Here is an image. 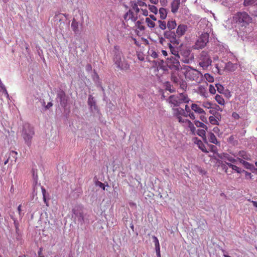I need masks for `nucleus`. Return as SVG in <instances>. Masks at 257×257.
Returning a JSON list of instances; mask_svg holds the SVG:
<instances>
[{
	"label": "nucleus",
	"instance_id": "obj_1",
	"mask_svg": "<svg viewBox=\"0 0 257 257\" xmlns=\"http://www.w3.org/2000/svg\"><path fill=\"white\" fill-rule=\"evenodd\" d=\"M113 61L116 67L122 71H126L130 65L118 46H115L113 50Z\"/></svg>",
	"mask_w": 257,
	"mask_h": 257
},
{
	"label": "nucleus",
	"instance_id": "obj_2",
	"mask_svg": "<svg viewBox=\"0 0 257 257\" xmlns=\"http://www.w3.org/2000/svg\"><path fill=\"white\" fill-rule=\"evenodd\" d=\"M204 24L206 25V26L208 27L207 30L203 33L200 37L196 40L195 44L193 45V48L194 49L198 50L200 49H202L205 46H206V44L209 41V26L210 25V24L208 21L203 20L200 21L199 23V25L201 26V24Z\"/></svg>",
	"mask_w": 257,
	"mask_h": 257
},
{
	"label": "nucleus",
	"instance_id": "obj_3",
	"mask_svg": "<svg viewBox=\"0 0 257 257\" xmlns=\"http://www.w3.org/2000/svg\"><path fill=\"white\" fill-rule=\"evenodd\" d=\"M183 70L185 71L184 75L186 79L198 83L201 80L202 75L196 69L190 66L184 65L183 66Z\"/></svg>",
	"mask_w": 257,
	"mask_h": 257
},
{
	"label": "nucleus",
	"instance_id": "obj_4",
	"mask_svg": "<svg viewBox=\"0 0 257 257\" xmlns=\"http://www.w3.org/2000/svg\"><path fill=\"white\" fill-rule=\"evenodd\" d=\"M190 100L188 95L184 93H179L177 95H171L168 99V101L172 107L178 106L184 103H188Z\"/></svg>",
	"mask_w": 257,
	"mask_h": 257
},
{
	"label": "nucleus",
	"instance_id": "obj_5",
	"mask_svg": "<svg viewBox=\"0 0 257 257\" xmlns=\"http://www.w3.org/2000/svg\"><path fill=\"white\" fill-rule=\"evenodd\" d=\"M234 20L241 27H246L252 23V19L245 12L237 13L233 17Z\"/></svg>",
	"mask_w": 257,
	"mask_h": 257
},
{
	"label": "nucleus",
	"instance_id": "obj_6",
	"mask_svg": "<svg viewBox=\"0 0 257 257\" xmlns=\"http://www.w3.org/2000/svg\"><path fill=\"white\" fill-rule=\"evenodd\" d=\"M34 135L33 127L28 123H25L22 132V136L25 144L29 147L31 145L32 140Z\"/></svg>",
	"mask_w": 257,
	"mask_h": 257
},
{
	"label": "nucleus",
	"instance_id": "obj_7",
	"mask_svg": "<svg viewBox=\"0 0 257 257\" xmlns=\"http://www.w3.org/2000/svg\"><path fill=\"white\" fill-rule=\"evenodd\" d=\"M180 56H170L166 60V64L168 68L172 71H179L183 69L179 62Z\"/></svg>",
	"mask_w": 257,
	"mask_h": 257
},
{
	"label": "nucleus",
	"instance_id": "obj_8",
	"mask_svg": "<svg viewBox=\"0 0 257 257\" xmlns=\"http://www.w3.org/2000/svg\"><path fill=\"white\" fill-rule=\"evenodd\" d=\"M212 60L208 53L206 51H203L201 53L199 57V64L203 69H207L208 66H210Z\"/></svg>",
	"mask_w": 257,
	"mask_h": 257
},
{
	"label": "nucleus",
	"instance_id": "obj_9",
	"mask_svg": "<svg viewBox=\"0 0 257 257\" xmlns=\"http://www.w3.org/2000/svg\"><path fill=\"white\" fill-rule=\"evenodd\" d=\"M180 54L182 56L181 61L184 63L189 64L193 61L194 55L189 49H183L181 50Z\"/></svg>",
	"mask_w": 257,
	"mask_h": 257
},
{
	"label": "nucleus",
	"instance_id": "obj_10",
	"mask_svg": "<svg viewBox=\"0 0 257 257\" xmlns=\"http://www.w3.org/2000/svg\"><path fill=\"white\" fill-rule=\"evenodd\" d=\"M56 101L60 103V105L65 108L67 106L68 99L65 93L61 90L58 91L57 94Z\"/></svg>",
	"mask_w": 257,
	"mask_h": 257
},
{
	"label": "nucleus",
	"instance_id": "obj_11",
	"mask_svg": "<svg viewBox=\"0 0 257 257\" xmlns=\"http://www.w3.org/2000/svg\"><path fill=\"white\" fill-rule=\"evenodd\" d=\"M233 164V163H229V162L225 161V164H222L221 165V167L222 170H224L225 172L227 174H230V173H229V171H228V167L230 168H231V169L233 171L236 172L237 173H239V174L241 173L242 172L241 169ZM232 172H231L230 174Z\"/></svg>",
	"mask_w": 257,
	"mask_h": 257
},
{
	"label": "nucleus",
	"instance_id": "obj_12",
	"mask_svg": "<svg viewBox=\"0 0 257 257\" xmlns=\"http://www.w3.org/2000/svg\"><path fill=\"white\" fill-rule=\"evenodd\" d=\"M164 36L165 38L168 39L171 43L179 44L178 40L177 39V35L174 32L171 30L166 31L164 32Z\"/></svg>",
	"mask_w": 257,
	"mask_h": 257
},
{
	"label": "nucleus",
	"instance_id": "obj_13",
	"mask_svg": "<svg viewBox=\"0 0 257 257\" xmlns=\"http://www.w3.org/2000/svg\"><path fill=\"white\" fill-rule=\"evenodd\" d=\"M173 114L174 116L177 118L180 117V116H184V117H188V114L185 112L184 109L181 107H177L173 108Z\"/></svg>",
	"mask_w": 257,
	"mask_h": 257
},
{
	"label": "nucleus",
	"instance_id": "obj_14",
	"mask_svg": "<svg viewBox=\"0 0 257 257\" xmlns=\"http://www.w3.org/2000/svg\"><path fill=\"white\" fill-rule=\"evenodd\" d=\"M234 157L237 158V160H239V158H240L242 160H248L250 159V156L246 152L244 151H240L237 153H235L233 154Z\"/></svg>",
	"mask_w": 257,
	"mask_h": 257
},
{
	"label": "nucleus",
	"instance_id": "obj_15",
	"mask_svg": "<svg viewBox=\"0 0 257 257\" xmlns=\"http://www.w3.org/2000/svg\"><path fill=\"white\" fill-rule=\"evenodd\" d=\"M220 158L225 162L227 161L229 163L235 164L237 162V159L231 156L227 153H223L221 155Z\"/></svg>",
	"mask_w": 257,
	"mask_h": 257
},
{
	"label": "nucleus",
	"instance_id": "obj_16",
	"mask_svg": "<svg viewBox=\"0 0 257 257\" xmlns=\"http://www.w3.org/2000/svg\"><path fill=\"white\" fill-rule=\"evenodd\" d=\"M88 104L91 111L94 113V111H97V108L95 104V101L92 95H89L88 99Z\"/></svg>",
	"mask_w": 257,
	"mask_h": 257
},
{
	"label": "nucleus",
	"instance_id": "obj_17",
	"mask_svg": "<svg viewBox=\"0 0 257 257\" xmlns=\"http://www.w3.org/2000/svg\"><path fill=\"white\" fill-rule=\"evenodd\" d=\"M187 28V26L185 25H179L176 29V34L177 36L179 37L184 35Z\"/></svg>",
	"mask_w": 257,
	"mask_h": 257
},
{
	"label": "nucleus",
	"instance_id": "obj_18",
	"mask_svg": "<svg viewBox=\"0 0 257 257\" xmlns=\"http://www.w3.org/2000/svg\"><path fill=\"white\" fill-rule=\"evenodd\" d=\"M180 4V0H173L171 3V11L173 13L175 14L179 8Z\"/></svg>",
	"mask_w": 257,
	"mask_h": 257
},
{
	"label": "nucleus",
	"instance_id": "obj_19",
	"mask_svg": "<svg viewBox=\"0 0 257 257\" xmlns=\"http://www.w3.org/2000/svg\"><path fill=\"white\" fill-rule=\"evenodd\" d=\"M197 93L204 97L207 98L208 97V93L206 89L204 86L199 85L197 88Z\"/></svg>",
	"mask_w": 257,
	"mask_h": 257
},
{
	"label": "nucleus",
	"instance_id": "obj_20",
	"mask_svg": "<svg viewBox=\"0 0 257 257\" xmlns=\"http://www.w3.org/2000/svg\"><path fill=\"white\" fill-rule=\"evenodd\" d=\"M17 155L18 153L14 151H11L9 153L8 155H7L8 157L10 158V162L11 164H13L14 163L16 162L17 159Z\"/></svg>",
	"mask_w": 257,
	"mask_h": 257
},
{
	"label": "nucleus",
	"instance_id": "obj_21",
	"mask_svg": "<svg viewBox=\"0 0 257 257\" xmlns=\"http://www.w3.org/2000/svg\"><path fill=\"white\" fill-rule=\"evenodd\" d=\"M191 108L192 110H193L195 112L202 114L205 113V111L204 110L201 108L199 105L195 103H192L191 105Z\"/></svg>",
	"mask_w": 257,
	"mask_h": 257
},
{
	"label": "nucleus",
	"instance_id": "obj_22",
	"mask_svg": "<svg viewBox=\"0 0 257 257\" xmlns=\"http://www.w3.org/2000/svg\"><path fill=\"white\" fill-rule=\"evenodd\" d=\"M225 68L228 71H234L237 69V64H233L231 62H228L226 64Z\"/></svg>",
	"mask_w": 257,
	"mask_h": 257
},
{
	"label": "nucleus",
	"instance_id": "obj_23",
	"mask_svg": "<svg viewBox=\"0 0 257 257\" xmlns=\"http://www.w3.org/2000/svg\"><path fill=\"white\" fill-rule=\"evenodd\" d=\"M71 27L75 34H77L79 33V23L76 22L75 19L72 21Z\"/></svg>",
	"mask_w": 257,
	"mask_h": 257
},
{
	"label": "nucleus",
	"instance_id": "obj_24",
	"mask_svg": "<svg viewBox=\"0 0 257 257\" xmlns=\"http://www.w3.org/2000/svg\"><path fill=\"white\" fill-rule=\"evenodd\" d=\"M208 137V140L210 143L215 145L219 144L216 139V137H215L213 133L211 132L209 133Z\"/></svg>",
	"mask_w": 257,
	"mask_h": 257
},
{
	"label": "nucleus",
	"instance_id": "obj_25",
	"mask_svg": "<svg viewBox=\"0 0 257 257\" xmlns=\"http://www.w3.org/2000/svg\"><path fill=\"white\" fill-rule=\"evenodd\" d=\"M169 48L170 51V52L171 53L172 55L171 56H180L179 53L178 49L176 48H175L172 46V45L170 44H168Z\"/></svg>",
	"mask_w": 257,
	"mask_h": 257
},
{
	"label": "nucleus",
	"instance_id": "obj_26",
	"mask_svg": "<svg viewBox=\"0 0 257 257\" xmlns=\"http://www.w3.org/2000/svg\"><path fill=\"white\" fill-rule=\"evenodd\" d=\"M177 26L176 21L175 20H169L168 21L167 24V28L169 29V30H172L174 29Z\"/></svg>",
	"mask_w": 257,
	"mask_h": 257
},
{
	"label": "nucleus",
	"instance_id": "obj_27",
	"mask_svg": "<svg viewBox=\"0 0 257 257\" xmlns=\"http://www.w3.org/2000/svg\"><path fill=\"white\" fill-rule=\"evenodd\" d=\"M177 119L183 126L185 127L190 121L189 119H187L186 117H184V116H180V117H178Z\"/></svg>",
	"mask_w": 257,
	"mask_h": 257
},
{
	"label": "nucleus",
	"instance_id": "obj_28",
	"mask_svg": "<svg viewBox=\"0 0 257 257\" xmlns=\"http://www.w3.org/2000/svg\"><path fill=\"white\" fill-rule=\"evenodd\" d=\"M171 80L174 83L177 85L182 79L178 75H176L175 73H172Z\"/></svg>",
	"mask_w": 257,
	"mask_h": 257
},
{
	"label": "nucleus",
	"instance_id": "obj_29",
	"mask_svg": "<svg viewBox=\"0 0 257 257\" xmlns=\"http://www.w3.org/2000/svg\"><path fill=\"white\" fill-rule=\"evenodd\" d=\"M159 13L160 15V17L161 19H165L167 15V11L165 8H161L159 9Z\"/></svg>",
	"mask_w": 257,
	"mask_h": 257
},
{
	"label": "nucleus",
	"instance_id": "obj_30",
	"mask_svg": "<svg viewBox=\"0 0 257 257\" xmlns=\"http://www.w3.org/2000/svg\"><path fill=\"white\" fill-rule=\"evenodd\" d=\"M243 5L245 7L252 5L255 6L257 5V0H244Z\"/></svg>",
	"mask_w": 257,
	"mask_h": 257
},
{
	"label": "nucleus",
	"instance_id": "obj_31",
	"mask_svg": "<svg viewBox=\"0 0 257 257\" xmlns=\"http://www.w3.org/2000/svg\"><path fill=\"white\" fill-rule=\"evenodd\" d=\"M177 85H179L180 88L182 90H185L187 89V83L185 80H183V79H182Z\"/></svg>",
	"mask_w": 257,
	"mask_h": 257
},
{
	"label": "nucleus",
	"instance_id": "obj_32",
	"mask_svg": "<svg viewBox=\"0 0 257 257\" xmlns=\"http://www.w3.org/2000/svg\"><path fill=\"white\" fill-rule=\"evenodd\" d=\"M158 26L160 29L162 30H165L167 28V24L165 21L159 20L158 21Z\"/></svg>",
	"mask_w": 257,
	"mask_h": 257
},
{
	"label": "nucleus",
	"instance_id": "obj_33",
	"mask_svg": "<svg viewBox=\"0 0 257 257\" xmlns=\"http://www.w3.org/2000/svg\"><path fill=\"white\" fill-rule=\"evenodd\" d=\"M215 99L218 104L220 105L224 104V100L221 96L217 94L215 97Z\"/></svg>",
	"mask_w": 257,
	"mask_h": 257
},
{
	"label": "nucleus",
	"instance_id": "obj_34",
	"mask_svg": "<svg viewBox=\"0 0 257 257\" xmlns=\"http://www.w3.org/2000/svg\"><path fill=\"white\" fill-rule=\"evenodd\" d=\"M76 217L78 221L80 223L82 224L84 222V219L83 215L82 213L79 212L76 214Z\"/></svg>",
	"mask_w": 257,
	"mask_h": 257
},
{
	"label": "nucleus",
	"instance_id": "obj_35",
	"mask_svg": "<svg viewBox=\"0 0 257 257\" xmlns=\"http://www.w3.org/2000/svg\"><path fill=\"white\" fill-rule=\"evenodd\" d=\"M146 22L149 28H153L155 26V24L154 21L150 19V18H146Z\"/></svg>",
	"mask_w": 257,
	"mask_h": 257
},
{
	"label": "nucleus",
	"instance_id": "obj_36",
	"mask_svg": "<svg viewBox=\"0 0 257 257\" xmlns=\"http://www.w3.org/2000/svg\"><path fill=\"white\" fill-rule=\"evenodd\" d=\"M194 124L197 127H201V128H205V130L207 129V126L205 124H204L203 122H200L199 120H195L194 121Z\"/></svg>",
	"mask_w": 257,
	"mask_h": 257
},
{
	"label": "nucleus",
	"instance_id": "obj_37",
	"mask_svg": "<svg viewBox=\"0 0 257 257\" xmlns=\"http://www.w3.org/2000/svg\"><path fill=\"white\" fill-rule=\"evenodd\" d=\"M153 238L154 239V242L155 243L156 250H160L159 241L158 239L157 238V237H156L155 236H154L153 237Z\"/></svg>",
	"mask_w": 257,
	"mask_h": 257
},
{
	"label": "nucleus",
	"instance_id": "obj_38",
	"mask_svg": "<svg viewBox=\"0 0 257 257\" xmlns=\"http://www.w3.org/2000/svg\"><path fill=\"white\" fill-rule=\"evenodd\" d=\"M197 144L199 148L201 150H202L204 152H207V151L205 149V146L201 141H198L197 142Z\"/></svg>",
	"mask_w": 257,
	"mask_h": 257
},
{
	"label": "nucleus",
	"instance_id": "obj_39",
	"mask_svg": "<svg viewBox=\"0 0 257 257\" xmlns=\"http://www.w3.org/2000/svg\"><path fill=\"white\" fill-rule=\"evenodd\" d=\"M148 8L150 11L154 14H157L158 13V9L156 6L149 5L148 6Z\"/></svg>",
	"mask_w": 257,
	"mask_h": 257
},
{
	"label": "nucleus",
	"instance_id": "obj_40",
	"mask_svg": "<svg viewBox=\"0 0 257 257\" xmlns=\"http://www.w3.org/2000/svg\"><path fill=\"white\" fill-rule=\"evenodd\" d=\"M239 161L240 163L243 164L245 167L248 169H250L251 168V165L248 162L245 161L244 160L239 158Z\"/></svg>",
	"mask_w": 257,
	"mask_h": 257
},
{
	"label": "nucleus",
	"instance_id": "obj_41",
	"mask_svg": "<svg viewBox=\"0 0 257 257\" xmlns=\"http://www.w3.org/2000/svg\"><path fill=\"white\" fill-rule=\"evenodd\" d=\"M127 15L129 16V18L132 20V21L135 22L137 20V16H135L132 12L130 10L127 13Z\"/></svg>",
	"mask_w": 257,
	"mask_h": 257
},
{
	"label": "nucleus",
	"instance_id": "obj_42",
	"mask_svg": "<svg viewBox=\"0 0 257 257\" xmlns=\"http://www.w3.org/2000/svg\"><path fill=\"white\" fill-rule=\"evenodd\" d=\"M185 127H188L190 128L191 132L192 133H194L195 131V127L194 126V124L191 121H190L187 125Z\"/></svg>",
	"mask_w": 257,
	"mask_h": 257
},
{
	"label": "nucleus",
	"instance_id": "obj_43",
	"mask_svg": "<svg viewBox=\"0 0 257 257\" xmlns=\"http://www.w3.org/2000/svg\"><path fill=\"white\" fill-rule=\"evenodd\" d=\"M210 122L212 124H218V121L213 116H210L209 117Z\"/></svg>",
	"mask_w": 257,
	"mask_h": 257
},
{
	"label": "nucleus",
	"instance_id": "obj_44",
	"mask_svg": "<svg viewBox=\"0 0 257 257\" xmlns=\"http://www.w3.org/2000/svg\"><path fill=\"white\" fill-rule=\"evenodd\" d=\"M41 189H42V194H43V200H44V202L47 204V201H46V197H47V196H46V191L45 189L43 187H41Z\"/></svg>",
	"mask_w": 257,
	"mask_h": 257
},
{
	"label": "nucleus",
	"instance_id": "obj_45",
	"mask_svg": "<svg viewBox=\"0 0 257 257\" xmlns=\"http://www.w3.org/2000/svg\"><path fill=\"white\" fill-rule=\"evenodd\" d=\"M0 91H2L3 94H4L7 97V98L10 99L9 95L8 94V92L5 86L1 88Z\"/></svg>",
	"mask_w": 257,
	"mask_h": 257
},
{
	"label": "nucleus",
	"instance_id": "obj_46",
	"mask_svg": "<svg viewBox=\"0 0 257 257\" xmlns=\"http://www.w3.org/2000/svg\"><path fill=\"white\" fill-rule=\"evenodd\" d=\"M197 134L200 137H204L205 136V131L203 129H198L197 132Z\"/></svg>",
	"mask_w": 257,
	"mask_h": 257
},
{
	"label": "nucleus",
	"instance_id": "obj_47",
	"mask_svg": "<svg viewBox=\"0 0 257 257\" xmlns=\"http://www.w3.org/2000/svg\"><path fill=\"white\" fill-rule=\"evenodd\" d=\"M209 91L211 94H214L216 92V89L213 85L210 84L209 86Z\"/></svg>",
	"mask_w": 257,
	"mask_h": 257
},
{
	"label": "nucleus",
	"instance_id": "obj_48",
	"mask_svg": "<svg viewBox=\"0 0 257 257\" xmlns=\"http://www.w3.org/2000/svg\"><path fill=\"white\" fill-rule=\"evenodd\" d=\"M95 185H96V186L101 188L103 190H105V185L102 182L97 181L95 182Z\"/></svg>",
	"mask_w": 257,
	"mask_h": 257
},
{
	"label": "nucleus",
	"instance_id": "obj_49",
	"mask_svg": "<svg viewBox=\"0 0 257 257\" xmlns=\"http://www.w3.org/2000/svg\"><path fill=\"white\" fill-rule=\"evenodd\" d=\"M138 7L139 6L138 5H137V4H134V6H133V9L136 13L137 14L140 12V9Z\"/></svg>",
	"mask_w": 257,
	"mask_h": 257
},
{
	"label": "nucleus",
	"instance_id": "obj_50",
	"mask_svg": "<svg viewBox=\"0 0 257 257\" xmlns=\"http://www.w3.org/2000/svg\"><path fill=\"white\" fill-rule=\"evenodd\" d=\"M137 4L139 7H147L146 4L142 1H138Z\"/></svg>",
	"mask_w": 257,
	"mask_h": 257
},
{
	"label": "nucleus",
	"instance_id": "obj_51",
	"mask_svg": "<svg viewBox=\"0 0 257 257\" xmlns=\"http://www.w3.org/2000/svg\"><path fill=\"white\" fill-rule=\"evenodd\" d=\"M210 151L213 152V153H216L217 152V147L214 146V145H211L210 146Z\"/></svg>",
	"mask_w": 257,
	"mask_h": 257
},
{
	"label": "nucleus",
	"instance_id": "obj_52",
	"mask_svg": "<svg viewBox=\"0 0 257 257\" xmlns=\"http://www.w3.org/2000/svg\"><path fill=\"white\" fill-rule=\"evenodd\" d=\"M160 3L162 6L165 7L167 5V0H160Z\"/></svg>",
	"mask_w": 257,
	"mask_h": 257
},
{
	"label": "nucleus",
	"instance_id": "obj_53",
	"mask_svg": "<svg viewBox=\"0 0 257 257\" xmlns=\"http://www.w3.org/2000/svg\"><path fill=\"white\" fill-rule=\"evenodd\" d=\"M85 70L87 72H90L92 70V66L90 64H87L85 67Z\"/></svg>",
	"mask_w": 257,
	"mask_h": 257
},
{
	"label": "nucleus",
	"instance_id": "obj_54",
	"mask_svg": "<svg viewBox=\"0 0 257 257\" xmlns=\"http://www.w3.org/2000/svg\"><path fill=\"white\" fill-rule=\"evenodd\" d=\"M205 76H206V79L209 81V82H211L213 80V78L210 76V75L209 74H205Z\"/></svg>",
	"mask_w": 257,
	"mask_h": 257
},
{
	"label": "nucleus",
	"instance_id": "obj_55",
	"mask_svg": "<svg viewBox=\"0 0 257 257\" xmlns=\"http://www.w3.org/2000/svg\"><path fill=\"white\" fill-rule=\"evenodd\" d=\"M216 87H217V90L218 91V92H221V91L223 89V87L222 86V85H221L219 84H216Z\"/></svg>",
	"mask_w": 257,
	"mask_h": 257
},
{
	"label": "nucleus",
	"instance_id": "obj_56",
	"mask_svg": "<svg viewBox=\"0 0 257 257\" xmlns=\"http://www.w3.org/2000/svg\"><path fill=\"white\" fill-rule=\"evenodd\" d=\"M188 116H189L190 118L192 119H194L195 118V115L193 112H191V111L190 113H188Z\"/></svg>",
	"mask_w": 257,
	"mask_h": 257
},
{
	"label": "nucleus",
	"instance_id": "obj_57",
	"mask_svg": "<svg viewBox=\"0 0 257 257\" xmlns=\"http://www.w3.org/2000/svg\"><path fill=\"white\" fill-rule=\"evenodd\" d=\"M184 110L185 111V112L187 113V114H188V113H190V112L191 111L190 108L187 105H185Z\"/></svg>",
	"mask_w": 257,
	"mask_h": 257
},
{
	"label": "nucleus",
	"instance_id": "obj_58",
	"mask_svg": "<svg viewBox=\"0 0 257 257\" xmlns=\"http://www.w3.org/2000/svg\"><path fill=\"white\" fill-rule=\"evenodd\" d=\"M151 56L154 58H157L158 56V53L155 52V51H153L152 52V54H151Z\"/></svg>",
	"mask_w": 257,
	"mask_h": 257
},
{
	"label": "nucleus",
	"instance_id": "obj_59",
	"mask_svg": "<svg viewBox=\"0 0 257 257\" xmlns=\"http://www.w3.org/2000/svg\"><path fill=\"white\" fill-rule=\"evenodd\" d=\"M53 105V103L51 102H49L47 103V104L45 106V109H47L50 108Z\"/></svg>",
	"mask_w": 257,
	"mask_h": 257
},
{
	"label": "nucleus",
	"instance_id": "obj_60",
	"mask_svg": "<svg viewBox=\"0 0 257 257\" xmlns=\"http://www.w3.org/2000/svg\"><path fill=\"white\" fill-rule=\"evenodd\" d=\"M165 39H166V38H165V37H164V38H163V37H160V38H159V42H160L161 44L163 45V44H164V43L165 42Z\"/></svg>",
	"mask_w": 257,
	"mask_h": 257
},
{
	"label": "nucleus",
	"instance_id": "obj_61",
	"mask_svg": "<svg viewBox=\"0 0 257 257\" xmlns=\"http://www.w3.org/2000/svg\"><path fill=\"white\" fill-rule=\"evenodd\" d=\"M141 24V22L140 21H138L137 22V24L139 26V28L141 30H144V27L143 26H140V25Z\"/></svg>",
	"mask_w": 257,
	"mask_h": 257
},
{
	"label": "nucleus",
	"instance_id": "obj_62",
	"mask_svg": "<svg viewBox=\"0 0 257 257\" xmlns=\"http://www.w3.org/2000/svg\"><path fill=\"white\" fill-rule=\"evenodd\" d=\"M24 46H25V49H26V50L27 52L28 53H29V52H30V49H29V45H28L27 43H25V45H24Z\"/></svg>",
	"mask_w": 257,
	"mask_h": 257
},
{
	"label": "nucleus",
	"instance_id": "obj_63",
	"mask_svg": "<svg viewBox=\"0 0 257 257\" xmlns=\"http://www.w3.org/2000/svg\"><path fill=\"white\" fill-rule=\"evenodd\" d=\"M143 15L147 16L148 15V12L146 9H142Z\"/></svg>",
	"mask_w": 257,
	"mask_h": 257
},
{
	"label": "nucleus",
	"instance_id": "obj_64",
	"mask_svg": "<svg viewBox=\"0 0 257 257\" xmlns=\"http://www.w3.org/2000/svg\"><path fill=\"white\" fill-rule=\"evenodd\" d=\"M203 105L204 107L209 108L210 107V103L209 102L204 103Z\"/></svg>",
	"mask_w": 257,
	"mask_h": 257
}]
</instances>
